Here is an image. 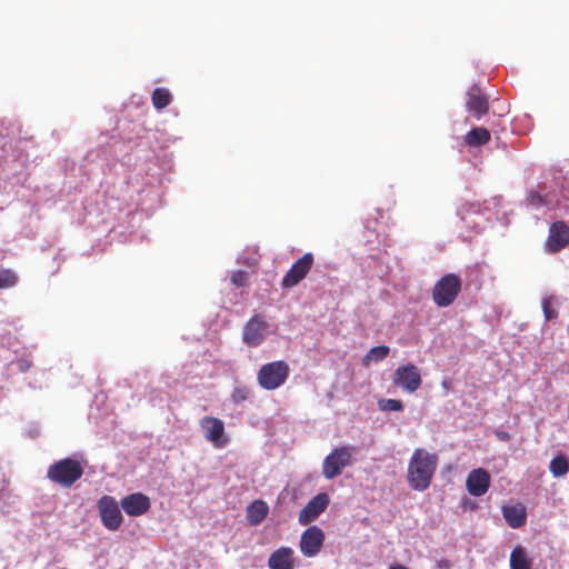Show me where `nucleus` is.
Listing matches in <instances>:
<instances>
[{
  "label": "nucleus",
  "instance_id": "obj_1",
  "mask_svg": "<svg viewBox=\"0 0 569 569\" xmlns=\"http://www.w3.org/2000/svg\"><path fill=\"white\" fill-rule=\"evenodd\" d=\"M437 466L438 457L436 453H430L422 448L416 449L408 463L407 480L409 486L416 491L427 490Z\"/></svg>",
  "mask_w": 569,
  "mask_h": 569
},
{
  "label": "nucleus",
  "instance_id": "obj_2",
  "mask_svg": "<svg viewBox=\"0 0 569 569\" xmlns=\"http://www.w3.org/2000/svg\"><path fill=\"white\" fill-rule=\"evenodd\" d=\"M82 475V465L72 458H64L52 463L47 471L48 479L63 488L72 487Z\"/></svg>",
  "mask_w": 569,
  "mask_h": 569
},
{
  "label": "nucleus",
  "instance_id": "obj_3",
  "mask_svg": "<svg viewBox=\"0 0 569 569\" xmlns=\"http://www.w3.org/2000/svg\"><path fill=\"white\" fill-rule=\"evenodd\" d=\"M462 281L456 273L442 276L432 288V300L437 307L446 308L451 306L459 296Z\"/></svg>",
  "mask_w": 569,
  "mask_h": 569
},
{
  "label": "nucleus",
  "instance_id": "obj_4",
  "mask_svg": "<svg viewBox=\"0 0 569 569\" xmlns=\"http://www.w3.org/2000/svg\"><path fill=\"white\" fill-rule=\"evenodd\" d=\"M289 373V365L283 360H277L261 366L257 381L262 389L274 390L287 381Z\"/></svg>",
  "mask_w": 569,
  "mask_h": 569
},
{
  "label": "nucleus",
  "instance_id": "obj_5",
  "mask_svg": "<svg viewBox=\"0 0 569 569\" xmlns=\"http://www.w3.org/2000/svg\"><path fill=\"white\" fill-rule=\"evenodd\" d=\"M351 465L352 449L347 446L335 448L322 462V475L326 479H333Z\"/></svg>",
  "mask_w": 569,
  "mask_h": 569
},
{
  "label": "nucleus",
  "instance_id": "obj_6",
  "mask_svg": "<svg viewBox=\"0 0 569 569\" xmlns=\"http://www.w3.org/2000/svg\"><path fill=\"white\" fill-rule=\"evenodd\" d=\"M97 506L102 525L108 530H118L123 522V517L117 500L112 496L104 495L98 500Z\"/></svg>",
  "mask_w": 569,
  "mask_h": 569
},
{
  "label": "nucleus",
  "instance_id": "obj_7",
  "mask_svg": "<svg viewBox=\"0 0 569 569\" xmlns=\"http://www.w3.org/2000/svg\"><path fill=\"white\" fill-rule=\"evenodd\" d=\"M392 382L403 391L413 393L421 387L422 378L416 365L407 363L395 370Z\"/></svg>",
  "mask_w": 569,
  "mask_h": 569
},
{
  "label": "nucleus",
  "instance_id": "obj_8",
  "mask_svg": "<svg viewBox=\"0 0 569 569\" xmlns=\"http://www.w3.org/2000/svg\"><path fill=\"white\" fill-rule=\"evenodd\" d=\"M313 262L315 258L311 252H307L300 257L283 276L281 287L289 289L300 283L310 272Z\"/></svg>",
  "mask_w": 569,
  "mask_h": 569
},
{
  "label": "nucleus",
  "instance_id": "obj_9",
  "mask_svg": "<svg viewBox=\"0 0 569 569\" xmlns=\"http://www.w3.org/2000/svg\"><path fill=\"white\" fill-rule=\"evenodd\" d=\"M200 427L203 430V437L216 448H223L228 443V438L224 437V423L221 419L204 416L200 420Z\"/></svg>",
  "mask_w": 569,
  "mask_h": 569
},
{
  "label": "nucleus",
  "instance_id": "obj_10",
  "mask_svg": "<svg viewBox=\"0 0 569 569\" xmlns=\"http://www.w3.org/2000/svg\"><path fill=\"white\" fill-rule=\"evenodd\" d=\"M325 532L317 526L307 528L300 538V551L303 556L312 558L316 557L325 542Z\"/></svg>",
  "mask_w": 569,
  "mask_h": 569
},
{
  "label": "nucleus",
  "instance_id": "obj_11",
  "mask_svg": "<svg viewBox=\"0 0 569 569\" xmlns=\"http://www.w3.org/2000/svg\"><path fill=\"white\" fill-rule=\"evenodd\" d=\"M569 243V227L563 221L553 222L549 228L546 250L556 253Z\"/></svg>",
  "mask_w": 569,
  "mask_h": 569
},
{
  "label": "nucleus",
  "instance_id": "obj_12",
  "mask_svg": "<svg viewBox=\"0 0 569 569\" xmlns=\"http://www.w3.org/2000/svg\"><path fill=\"white\" fill-rule=\"evenodd\" d=\"M328 505L329 496L323 492L318 493L300 511L299 523L306 526L315 521L327 509Z\"/></svg>",
  "mask_w": 569,
  "mask_h": 569
},
{
  "label": "nucleus",
  "instance_id": "obj_13",
  "mask_svg": "<svg viewBox=\"0 0 569 569\" xmlns=\"http://www.w3.org/2000/svg\"><path fill=\"white\" fill-rule=\"evenodd\" d=\"M267 322L260 315L253 316L244 326L242 340L249 347H258L264 339Z\"/></svg>",
  "mask_w": 569,
  "mask_h": 569
},
{
  "label": "nucleus",
  "instance_id": "obj_14",
  "mask_svg": "<svg viewBox=\"0 0 569 569\" xmlns=\"http://www.w3.org/2000/svg\"><path fill=\"white\" fill-rule=\"evenodd\" d=\"M120 506L128 516L139 517L149 511L151 502L144 493L134 492L122 498Z\"/></svg>",
  "mask_w": 569,
  "mask_h": 569
},
{
  "label": "nucleus",
  "instance_id": "obj_15",
  "mask_svg": "<svg viewBox=\"0 0 569 569\" xmlns=\"http://www.w3.org/2000/svg\"><path fill=\"white\" fill-rule=\"evenodd\" d=\"M467 110L480 120L489 111L488 98L481 92L478 84H473L467 92Z\"/></svg>",
  "mask_w": 569,
  "mask_h": 569
},
{
  "label": "nucleus",
  "instance_id": "obj_16",
  "mask_svg": "<svg viewBox=\"0 0 569 569\" xmlns=\"http://www.w3.org/2000/svg\"><path fill=\"white\" fill-rule=\"evenodd\" d=\"M466 487L471 496H483L490 487L489 472L482 468L472 470L467 477Z\"/></svg>",
  "mask_w": 569,
  "mask_h": 569
},
{
  "label": "nucleus",
  "instance_id": "obj_17",
  "mask_svg": "<svg viewBox=\"0 0 569 569\" xmlns=\"http://www.w3.org/2000/svg\"><path fill=\"white\" fill-rule=\"evenodd\" d=\"M293 550L290 547H280L274 550L269 559L270 569H295Z\"/></svg>",
  "mask_w": 569,
  "mask_h": 569
},
{
  "label": "nucleus",
  "instance_id": "obj_18",
  "mask_svg": "<svg viewBox=\"0 0 569 569\" xmlns=\"http://www.w3.org/2000/svg\"><path fill=\"white\" fill-rule=\"evenodd\" d=\"M502 515L509 527L513 529L522 527L527 520L526 509L520 503L505 506Z\"/></svg>",
  "mask_w": 569,
  "mask_h": 569
},
{
  "label": "nucleus",
  "instance_id": "obj_19",
  "mask_svg": "<svg viewBox=\"0 0 569 569\" xmlns=\"http://www.w3.org/2000/svg\"><path fill=\"white\" fill-rule=\"evenodd\" d=\"M269 507L263 500H254L247 507V520L251 526L260 525L268 516Z\"/></svg>",
  "mask_w": 569,
  "mask_h": 569
},
{
  "label": "nucleus",
  "instance_id": "obj_20",
  "mask_svg": "<svg viewBox=\"0 0 569 569\" xmlns=\"http://www.w3.org/2000/svg\"><path fill=\"white\" fill-rule=\"evenodd\" d=\"M509 563L510 569H532L533 567L532 558L522 546H517L511 550Z\"/></svg>",
  "mask_w": 569,
  "mask_h": 569
},
{
  "label": "nucleus",
  "instance_id": "obj_21",
  "mask_svg": "<svg viewBox=\"0 0 569 569\" xmlns=\"http://www.w3.org/2000/svg\"><path fill=\"white\" fill-rule=\"evenodd\" d=\"M491 134L488 129L483 127H476L472 128L466 136H465V143L468 147H480L490 141Z\"/></svg>",
  "mask_w": 569,
  "mask_h": 569
},
{
  "label": "nucleus",
  "instance_id": "obj_22",
  "mask_svg": "<svg viewBox=\"0 0 569 569\" xmlns=\"http://www.w3.org/2000/svg\"><path fill=\"white\" fill-rule=\"evenodd\" d=\"M152 106L157 110H162L172 101V96L167 88H156L151 96Z\"/></svg>",
  "mask_w": 569,
  "mask_h": 569
},
{
  "label": "nucleus",
  "instance_id": "obj_23",
  "mask_svg": "<svg viewBox=\"0 0 569 569\" xmlns=\"http://www.w3.org/2000/svg\"><path fill=\"white\" fill-rule=\"evenodd\" d=\"M390 349L388 346H377L369 350L363 357L362 365L369 367L371 362H379L388 357Z\"/></svg>",
  "mask_w": 569,
  "mask_h": 569
},
{
  "label": "nucleus",
  "instance_id": "obj_24",
  "mask_svg": "<svg viewBox=\"0 0 569 569\" xmlns=\"http://www.w3.org/2000/svg\"><path fill=\"white\" fill-rule=\"evenodd\" d=\"M550 471L555 477L565 476L569 471V462L565 457H556L550 462Z\"/></svg>",
  "mask_w": 569,
  "mask_h": 569
},
{
  "label": "nucleus",
  "instance_id": "obj_25",
  "mask_svg": "<svg viewBox=\"0 0 569 569\" xmlns=\"http://www.w3.org/2000/svg\"><path fill=\"white\" fill-rule=\"evenodd\" d=\"M18 281L17 274L10 269H0V289L11 288Z\"/></svg>",
  "mask_w": 569,
  "mask_h": 569
},
{
  "label": "nucleus",
  "instance_id": "obj_26",
  "mask_svg": "<svg viewBox=\"0 0 569 569\" xmlns=\"http://www.w3.org/2000/svg\"><path fill=\"white\" fill-rule=\"evenodd\" d=\"M251 390L247 386H237L231 392V400L233 403L239 405L249 399Z\"/></svg>",
  "mask_w": 569,
  "mask_h": 569
},
{
  "label": "nucleus",
  "instance_id": "obj_27",
  "mask_svg": "<svg viewBox=\"0 0 569 569\" xmlns=\"http://www.w3.org/2000/svg\"><path fill=\"white\" fill-rule=\"evenodd\" d=\"M528 204L532 208H540L542 206H551V200L547 196H541L538 191H530L527 198Z\"/></svg>",
  "mask_w": 569,
  "mask_h": 569
},
{
  "label": "nucleus",
  "instance_id": "obj_28",
  "mask_svg": "<svg viewBox=\"0 0 569 569\" xmlns=\"http://www.w3.org/2000/svg\"><path fill=\"white\" fill-rule=\"evenodd\" d=\"M379 409L382 411H402L403 403L398 399H380L378 401Z\"/></svg>",
  "mask_w": 569,
  "mask_h": 569
},
{
  "label": "nucleus",
  "instance_id": "obj_29",
  "mask_svg": "<svg viewBox=\"0 0 569 569\" xmlns=\"http://www.w3.org/2000/svg\"><path fill=\"white\" fill-rule=\"evenodd\" d=\"M541 305L546 321L553 320L558 317V311L553 308V297L543 298Z\"/></svg>",
  "mask_w": 569,
  "mask_h": 569
},
{
  "label": "nucleus",
  "instance_id": "obj_30",
  "mask_svg": "<svg viewBox=\"0 0 569 569\" xmlns=\"http://www.w3.org/2000/svg\"><path fill=\"white\" fill-rule=\"evenodd\" d=\"M248 273L243 270H237L231 276V282L236 287H244L247 284Z\"/></svg>",
  "mask_w": 569,
  "mask_h": 569
},
{
  "label": "nucleus",
  "instance_id": "obj_31",
  "mask_svg": "<svg viewBox=\"0 0 569 569\" xmlns=\"http://www.w3.org/2000/svg\"><path fill=\"white\" fill-rule=\"evenodd\" d=\"M17 367L20 372L24 373L31 368V362L27 359L21 358L17 361Z\"/></svg>",
  "mask_w": 569,
  "mask_h": 569
},
{
  "label": "nucleus",
  "instance_id": "obj_32",
  "mask_svg": "<svg viewBox=\"0 0 569 569\" xmlns=\"http://www.w3.org/2000/svg\"><path fill=\"white\" fill-rule=\"evenodd\" d=\"M497 437H498L500 440H502V441H506V440H508V439H509V435H508V432H506V431L497 432Z\"/></svg>",
  "mask_w": 569,
  "mask_h": 569
},
{
  "label": "nucleus",
  "instance_id": "obj_33",
  "mask_svg": "<svg viewBox=\"0 0 569 569\" xmlns=\"http://www.w3.org/2000/svg\"><path fill=\"white\" fill-rule=\"evenodd\" d=\"M438 567L440 569H449V563L446 560H441L438 562Z\"/></svg>",
  "mask_w": 569,
  "mask_h": 569
},
{
  "label": "nucleus",
  "instance_id": "obj_34",
  "mask_svg": "<svg viewBox=\"0 0 569 569\" xmlns=\"http://www.w3.org/2000/svg\"><path fill=\"white\" fill-rule=\"evenodd\" d=\"M390 569H408V568L402 565H397V566L390 567Z\"/></svg>",
  "mask_w": 569,
  "mask_h": 569
}]
</instances>
